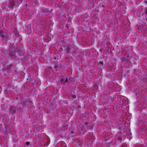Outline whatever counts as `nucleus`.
Segmentation results:
<instances>
[{"mask_svg":"<svg viewBox=\"0 0 147 147\" xmlns=\"http://www.w3.org/2000/svg\"><path fill=\"white\" fill-rule=\"evenodd\" d=\"M5 33H4L2 30H0V36L2 38L5 37V35L4 34Z\"/></svg>","mask_w":147,"mask_h":147,"instance_id":"nucleus-1","label":"nucleus"},{"mask_svg":"<svg viewBox=\"0 0 147 147\" xmlns=\"http://www.w3.org/2000/svg\"><path fill=\"white\" fill-rule=\"evenodd\" d=\"M71 47L70 46L68 47L67 48V52L68 53H69L70 51V48Z\"/></svg>","mask_w":147,"mask_h":147,"instance_id":"nucleus-2","label":"nucleus"},{"mask_svg":"<svg viewBox=\"0 0 147 147\" xmlns=\"http://www.w3.org/2000/svg\"><path fill=\"white\" fill-rule=\"evenodd\" d=\"M71 96L74 99L75 98H76V96L75 95L73 94L71 95Z\"/></svg>","mask_w":147,"mask_h":147,"instance_id":"nucleus-3","label":"nucleus"},{"mask_svg":"<svg viewBox=\"0 0 147 147\" xmlns=\"http://www.w3.org/2000/svg\"><path fill=\"white\" fill-rule=\"evenodd\" d=\"M60 81L61 83H63L64 82V80L63 79H61Z\"/></svg>","mask_w":147,"mask_h":147,"instance_id":"nucleus-4","label":"nucleus"},{"mask_svg":"<svg viewBox=\"0 0 147 147\" xmlns=\"http://www.w3.org/2000/svg\"><path fill=\"white\" fill-rule=\"evenodd\" d=\"M30 144V142H26V144L27 145V146H28Z\"/></svg>","mask_w":147,"mask_h":147,"instance_id":"nucleus-5","label":"nucleus"},{"mask_svg":"<svg viewBox=\"0 0 147 147\" xmlns=\"http://www.w3.org/2000/svg\"><path fill=\"white\" fill-rule=\"evenodd\" d=\"M68 82V79L67 78H66L65 79V82Z\"/></svg>","mask_w":147,"mask_h":147,"instance_id":"nucleus-6","label":"nucleus"},{"mask_svg":"<svg viewBox=\"0 0 147 147\" xmlns=\"http://www.w3.org/2000/svg\"><path fill=\"white\" fill-rule=\"evenodd\" d=\"M145 13L147 15V9H146Z\"/></svg>","mask_w":147,"mask_h":147,"instance_id":"nucleus-7","label":"nucleus"},{"mask_svg":"<svg viewBox=\"0 0 147 147\" xmlns=\"http://www.w3.org/2000/svg\"><path fill=\"white\" fill-rule=\"evenodd\" d=\"M99 63L101 64H103V63L102 62H99Z\"/></svg>","mask_w":147,"mask_h":147,"instance_id":"nucleus-8","label":"nucleus"},{"mask_svg":"<svg viewBox=\"0 0 147 147\" xmlns=\"http://www.w3.org/2000/svg\"><path fill=\"white\" fill-rule=\"evenodd\" d=\"M124 60H125V58H124Z\"/></svg>","mask_w":147,"mask_h":147,"instance_id":"nucleus-9","label":"nucleus"}]
</instances>
